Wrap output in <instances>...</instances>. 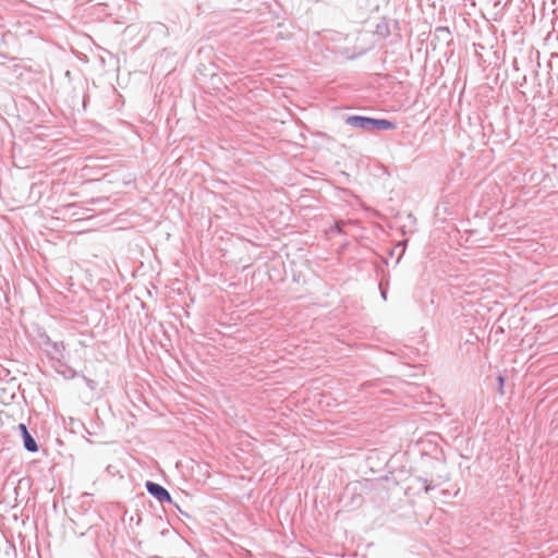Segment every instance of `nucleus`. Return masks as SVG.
<instances>
[{
	"instance_id": "f257e3e1",
	"label": "nucleus",
	"mask_w": 558,
	"mask_h": 558,
	"mask_svg": "<svg viewBox=\"0 0 558 558\" xmlns=\"http://www.w3.org/2000/svg\"><path fill=\"white\" fill-rule=\"evenodd\" d=\"M344 121L348 125L363 131H385L393 130L396 128V124L390 120L375 119L364 116H348L345 117Z\"/></svg>"
},
{
	"instance_id": "f03ea898",
	"label": "nucleus",
	"mask_w": 558,
	"mask_h": 558,
	"mask_svg": "<svg viewBox=\"0 0 558 558\" xmlns=\"http://www.w3.org/2000/svg\"><path fill=\"white\" fill-rule=\"evenodd\" d=\"M145 488L149 495L156 498L159 502L165 504H173L177 508L178 506L173 502L170 493L160 484L147 481L145 483Z\"/></svg>"
},
{
	"instance_id": "7ed1b4c3",
	"label": "nucleus",
	"mask_w": 558,
	"mask_h": 558,
	"mask_svg": "<svg viewBox=\"0 0 558 558\" xmlns=\"http://www.w3.org/2000/svg\"><path fill=\"white\" fill-rule=\"evenodd\" d=\"M45 344L47 347L46 351L50 359L57 361L63 359V352L65 349L63 342L51 341L50 338H47Z\"/></svg>"
},
{
	"instance_id": "20e7f679",
	"label": "nucleus",
	"mask_w": 558,
	"mask_h": 558,
	"mask_svg": "<svg viewBox=\"0 0 558 558\" xmlns=\"http://www.w3.org/2000/svg\"><path fill=\"white\" fill-rule=\"evenodd\" d=\"M23 446L28 452L38 451V445L32 434L28 432L23 437Z\"/></svg>"
},
{
	"instance_id": "39448f33",
	"label": "nucleus",
	"mask_w": 558,
	"mask_h": 558,
	"mask_svg": "<svg viewBox=\"0 0 558 558\" xmlns=\"http://www.w3.org/2000/svg\"><path fill=\"white\" fill-rule=\"evenodd\" d=\"M417 482L422 483L423 490L425 494H428L430 490L435 489L438 486L437 484H433V481L423 477H417Z\"/></svg>"
},
{
	"instance_id": "423d86ee",
	"label": "nucleus",
	"mask_w": 558,
	"mask_h": 558,
	"mask_svg": "<svg viewBox=\"0 0 558 558\" xmlns=\"http://www.w3.org/2000/svg\"><path fill=\"white\" fill-rule=\"evenodd\" d=\"M497 381H498V390H499V393H500V395H504V393H505V392H504L505 377H504V376H501V375H499V376L497 377Z\"/></svg>"
},
{
	"instance_id": "0eeeda50",
	"label": "nucleus",
	"mask_w": 558,
	"mask_h": 558,
	"mask_svg": "<svg viewBox=\"0 0 558 558\" xmlns=\"http://www.w3.org/2000/svg\"><path fill=\"white\" fill-rule=\"evenodd\" d=\"M377 33L380 34V35L386 36V35H388L389 32H388V28H387L386 25H383V26L381 25H377Z\"/></svg>"
},
{
	"instance_id": "6e6552de",
	"label": "nucleus",
	"mask_w": 558,
	"mask_h": 558,
	"mask_svg": "<svg viewBox=\"0 0 558 558\" xmlns=\"http://www.w3.org/2000/svg\"><path fill=\"white\" fill-rule=\"evenodd\" d=\"M17 428L21 433V437H23L26 433H28L26 425L23 423L19 424Z\"/></svg>"
},
{
	"instance_id": "1a4fd4ad",
	"label": "nucleus",
	"mask_w": 558,
	"mask_h": 558,
	"mask_svg": "<svg viewBox=\"0 0 558 558\" xmlns=\"http://www.w3.org/2000/svg\"><path fill=\"white\" fill-rule=\"evenodd\" d=\"M379 289L383 300H387V290L383 287V283L379 284Z\"/></svg>"
},
{
	"instance_id": "9d476101",
	"label": "nucleus",
	"mask_w": 558,
	"mask_h": 558,
	"mask_svg": "<svg viewBox=\"0 0 558 558\" xmlns=\"http://www.w3.org/2000/svg\"><path fill=\"white\" fill-rule=\"evenodd\" d=\"M440 478H442V481H444V482H447V481H449V480H450V477H449V475H448V474H447V475H445V476H440Z\"/></svg>"
},
{
	"instance_id": "9b49d317",
	"label": "nucleus",
	"mask_w": 558,
	"mask_h": 558,
	"mask_svg": "<svg viewBox=\"0 0 558 558\" xmlns=\"http://www.w3.org/2000/svg\"><path fill=\"white\" fill-rule=\"evenodd\" d=\"M441 494H442L444 496H448V495H449V492H448V490H442V492H441Z\"/></svg>"
},
{
	"instance_id": "f8f14e48",
	"label": "nucleus",
	"mask_w": 558,
	"mask_h": 558,
	"mask_svg": "<svg viewBox=\"0 0 558 558\" xmlns=\"http://www.w3.org/2000/svg\"><path fill=\"white\" fill-rule=\"evenodd\" d=\"M149 558H161V557H159V556H151V557H149Z\"/></svg>"
}]
</instances>
